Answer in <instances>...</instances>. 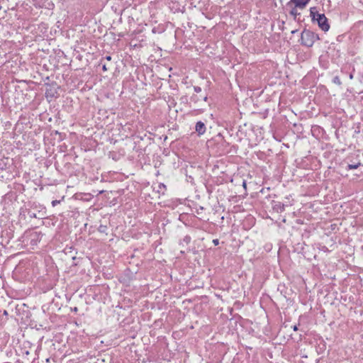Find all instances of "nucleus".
I'll return each instance as SVG.
<instances>
[{
    "label": "nucleus",
    "mask_w": 363,
    "mask_h": 363,
    "mask_svg": "<svg viewBox=\"0 0 363 363\" xmlns=\"http://www.w3.org/2000/svg\"><path fill=\"white\" fill-rule=\"evenodd\" d=\"M296 8H297V7H296V6H295V8H293V9H291V11H290L291 15L294 16V17H296L297 15H298V14H299V13L298 12V11H297V9H296Z\"/></svg>",
    "instance_id": "5"
},
{
    "label": "nucleus",
    "mask_w": 363,
    "mask_h": 363,
    "mask_svg": "<svg viewBox=\"0 0 363 363\" xmlns=\"http://www.w3.org/2000/svg\"><path fill=\"white\" fill-rule=\"evenodd\" d=\"M310 0H291L289 4H293L296 7L301 9H303Z\"/></svg>",
    "instance_id": "3"
},
{
    "label": "nucleus",
    "mask_w": 363,
    "mask_h": 363,
    "mask_svg": "<svg viewBox=\"0 0 363 363\" xmlns=\"http://www.w3.org/2000/svg\"><path fill=\"white\" fill-rule=\"evenodd\" d=\"M103 69H104V71H106V70L107 69H106V65H105L103 66Z\"/></svg>",
    "instance_id": "13"
},
{
    "label": "nucleus",
    "mask_w": 363,
    "mask_h": 363,
    "mask_svg": "<svg viewBox=\"0 0 363 363\" xmlns=\"http://www.w3.org/2000/svg\"><path fill=\"white\" fill-rule=\"evenodd\" d=\"M203 99H204V101H206V100H207V97H206V96H205V97L203 98Z\"/></svg>",
    "instance_id": "14"
},
{
    "label": "nucleus",
    "mask_w": 363,
    "mask_h": 363,
    "mask_svg": "<svg viewBox=\"0 0 363 363\" xmlns=\"http://www.w3.org/2000/svg\"><path fill=\"white\" fill-rule=\"evenodd\" d=\"M106 59L108 60V61H110L111 60V56H106Z\"/></svg>",
    "instance_id": "12"
},
{
    "label": "nucleus",
    "mask_w": 363,
    "mask_h": 363,
    "mask_svg": "<svg viewBox=\"0 0 363 363\" xmlns=\"http://www.w3.org/2000/svg\"><path fill=\"white\" fill-rule=\"evenodd\" d=\"M359 164H360L359 163L356 164H349L348 168L350 169H357L359 166Z\"/></svg>",
    "instance_id": "6"
},
{
    "label": "nucleus",
    "mask_w": 363,
    "mask_h": 363,
    "mask_svg": "<svg viewBox=\"0 0 363 363\" xmlns=\"http://www.w3.org/2000/svg\"><path fill=\"white\" fill-rule=\"evenodd\" d=\"M195 129L198 134L201 135L204 134V133L206 132V125L203 122L199 121L196 124Z\"/></svg>",
    "instance_id": "4"
},
{
    "label": "nucleus",
    "mask_w": 363,
    "mask_h": 363,
    "mask_svg": "<svg viewBox=\"0 0 363 363\" xmlns=\"http://www.w3.org/2000/svg\"><path fill=\"white\" fill-rule=\"evenodd\" d=\"M1 9V6H0V10Z\"/></svg>",
    "instance_id": "15"
},
{
    "label": "nucleus",
    "mask_w": 363,
    "mask_h": 363,
    "mask_svg": "<svg viewBox=\"0 0 363 363\" xmlns=\"http://www.w3.org/2000/svg\"><path fill=\"white\" fill-rule=\"evenodd\" d=\"M194 90L195 92L199 93V92L201 91V88L200 86H196L194 87Z\"/></svg>",
    "instance_id": "7"
},
{
    "label": "nucleus",
    "mask_w": 363,
    "mask_h": 363,
    "mask_svg": "<svg viewBox=\"0 0 363 363\" xmlns=\"http://www.w3.org/2000/svg\"><path fill=\"white\" fill-rule=\"evenodd\" d=\"M319 39L318 35L311 30H304L301 33V44L307 47H311Z\"/></svg>",
    "instance_id": "2"
},
{
    "label": "nucleus",
    "mask_w": 363,
    "mask_h": 363,
    "mask_svg": "<svg viewBox=\"0 0 363 363\" xmlns=\"http://www.w3.org/2000/svg\"><path fill=\"white\" fill-rule=\"evenodd\" d=\"M59 203H60V201H57V200H54V201H52V205L53 206H56L57 204H58Z\"/></svg>",
    "instance_id": "9"
},
{
    "label": "nucleus",
    "mask_w": 363,
    "mask_h": 363,
    "mask_svg": "<svg viewBox=\"0 0 363 363\" xmlns=\"http://www.w3.org/2000/svg\"><path fill=\"white\" fill-rule=\"evenodd\" d=\"M293 330H294V331L298 330V327H297V325H294V326H293Z\"/></svg>",
    "instance_id": "11"
},
{
    "label": "nucleus",
    "mask_w": 363,
    "mask_h": 363,
    "mask_svg": "<svg viewBox=\"0 0 363 363\" xmlns=\"http://www.w3.org/2000/svg\"><path fill=\"white\" fill-rule=\"evenodd\" d=\"M213 243H214L216 245H217L218 244V242H219L218 240H217V239L213 240Z\"/></svg>",
    "instance_id": "10"
},
{
    "label": "nucleus",
    "mask_w": 363,
    "mask_h": 363,
    "mask_svg": "<svg viewBox=\"0 0 363 363\" xmlns=\"http://www.w3.org/2000/svg\"><path fill=\"white\" fill-rule=\"evenodd\" d=\"M333 82L337 84H340L341 82H340V79L337 77H335L334 79H333Z\"/></svg>",
    "instance_id": "8"
},
{
    "label": "nucleus",
    "mask_w": 363,
    "mask_h": 363,
    "mask_svg": "<svg viewBox=\"0 0 363 363\" xmlns=\"http://www.w3.org/2000/svg\"><path fill=\"white\" fill-rule=\"evenodd\" d=\"M310 16L313 21H316L318 26L323 31H328L330 28V25L328 22V18L325 14L319 13L316 7H311L310 9Z\"/></svg>",
    "instance_id": "1"
}]
</instances>
